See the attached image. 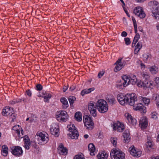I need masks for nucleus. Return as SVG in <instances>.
Listing matches in <instances>:
<instances>
[{
  "label": "nucleus",
  "instance_id": "423d86ee",
  "mask_svg": "<svg viewBox=\"0 0 159 159\" xmlns=\"http://www.w3.org/2000/svg\"><path fill=\"white\" fill-rule=\"evenodd\" d=\"M56 117L59 121H66L68 118V116L66 111H60L57 112Z\"/></svg>",
  "mask_w": 159,
  "mask_h": 159
},
{
  "label": "nucleus",
  "instance_id": "0e129e2a",
  "mask_svg": "<svg viewBox=\"0 0 159 159\" xmlns=\"http://www.w3.org/2000/svg\"><path fill=\"white\" fill-rule=\"evenodd\" d=\"M10 116H11L12 118V120H14V119L16 118V115L14 113V111L13 112V113L11 115H10Z\"/></svg>",
  "mask_w": 159,
  "mask_h": 159
},
{
  "label": "nucleus",
  "instance_id": "a878e982",
  "mask_svg": "<svg viewBox=\"0 0 159 159\" xmlns=\"http://www.w3.org/2000/svg\"><path fill=\"white\" fill-rule=\"evenodd\" d=\"M108 157L107 154L104 151L99 152L97 155L98 159H107Z\"/></svg>",
  "mask_w": 159,
  "mask_h": 159
},
{
  "label": "nucleus",
  "instance_id": "69168bd1",
  "mask_svg": "<svg viewBox=\"0 0 159 159\" xmlns=\"http://www.w3.org/2000/svg\"><path fill=\"white\" fill-rule=\"evenodd\" d=\"M68 88L67 86H64L63 87V91L65 92Z\"/></svg>",
  "mask_w": 159,
  "mask_h": 159
},
{
  "label": "nucleus",
  "instance_id": "de8ad7c7",
  "mask_svg": "<svg viewBox=\"0 0 159 159\" xmlns=\"http://www.w3.org/2000/svg\"><path fill=\"white\" fill-rule=\"evenodd\" d=\"M43 89V87L40 84H39L36 85V89L38 91L41 90Z\"/></svg>",
  "mask_w": 159,
  "mask_h": 159
},
{
  "label": "nucleus",
  "instance_id": "c9c22d12",
  "mask_svg": "<svg viewBox=\"0 0 159 159\" xmlns=\"http://www.w3.org/2000/svg\"><path fill=\"white\" fill-rule=\"evenodd\" d=\"M153 145L154 143L151 140H149L147 141L146 146H147V148H152L153 146Z\"/></svg>",
  "mask_w": 159,
  "mask_h": 159
},
{
  "label": "nucleus",
  "instance_id": "4c0bfd02",
  "mask_svg": "<svg viewBox=\"0 0 159 159\" xmlns=\"http://www.w3.org/2000/svg\"><path fill=\"white\" fill-rule=\"evenodd\" d=\"M142 100L145 104L148 105L150 102L149 99L145 97H143Z\"/></svg>",
  "mask_w": 159,
  "mask_h": 159
},
{
  "label": "nucleus",
  "instance_id": "412c9836",
  "mask_svg": "<svg viewBox=\"0 0 159 159\" xmlns=\"http://www.w3.org/2000/svg\"><path fill=\"white\" fill-rule=\"evenodd\" d=\"M122 57L119 58L115 63V64L116 65V66L114 69L115 71L117 72L118 71L120 70L123 67L121 64V61L122 60Z\"/></svg>",
  "mask_w": 159,
  "mask_h": 159
},
{
  "label": "nucleus",
  "instance_id": "4d7b16f0",
  "mask_svg": "<svg viewBox=\"0 0 159 159\" xmlns=\"http://www.w3.org/2000/svg\"><path fill=\"white\" fill-rule=\"evenodd\" d=\"M139 62L140 63H139V64H140L141 69H144L145 67V65L143 63H142V62L140 61H139Z\"/></svg>",
  "mask_w": 159,
  "mask_h": 159
},
{
  "label": "nucleus",
  "instance_id": "0eeeda50",
  "mask_svg": "<svg viewBox=\"0 0 159 159\" xmlns=\"http://www.w3.org/2000/svg\"><path fill=\"white\" fill-rule=\"evenodd\" d=\"M83 121L87 129L90 130L93 129L94 127V123L90 117L86 115L84 116H83Z\"/></svg>",
  "mask_w": 159,
  "mask_h": 159
},
{
  "label": "nucleus",
  "instance_id": "8fccbe9b",
  "mask_svg": "<svg viewBox=\"0 0 159 159\" xmlns=\"http://www.w3.org/2000/svg\"><path fill=\"white\" fill-rule=\"evenodd\" d=\"M104 71L103 70L100 71L98 74V76L99 78H101L104 74Z\"/></svg>",
  "mask_w": 159,
  "mask_h": 159
},
{
  "label": "nucleus",
  "instance_id": "49530a36",
  "mask_svg": "<svg viewBox=\"0 0 159 159\" xmlns=\"http://www.w3.org/2000/svg\"><path fill=\"white\" fill-rule=\"evenodd\" d=\"M151 117L154 119H156L157 118V113L155 112H153L151 113Z\"/></svg>",
  "mask_w": 159,
  "mask_h": 159
},
{
  "label": "nucleus",
  "instance_id": "9d476101",
  "mask_svg": "<svg viewBox=\"0 0 159 159\" xmlns=\"http://www.w3.org/2000/svg\"><path fill=\"white\" fill-rule=\"evenodd\" d=\"M134 13L140 18H143L146 16V14L143 11V9L140 7H135L134 10Z\"/></svg>",
  "mask_w": 159,
  "mask_h": 159
},
{
  "label": "nucleus",
  "instance_id": "4468645a",
  "mask_svg": "<svg viewBox=\"0 0 159 159\" xmlns=\"http://www.w3.org/2000/svg\"><path fill=\"white\" fill-rule=\"evenodd\" d=\"M139 126L142 129H145L148 125L147 118L146 116L141 118L139 121Z\"/></svg>",
  "mask_w": 159,
  "mask_h": 159
},
{
  "label": "nucleus",
  "instance_id": "ea45409f",
  "mask_svg": "<svg viewBox=\"0 0 159 159\" xmlns=\"http://www.w3.org/2000/svg\"><path fill=\"white\" fill-rule=\"evenodd\" d=\"M111 141L113 145L116 146L117 144V138H111Z\"/></svg>",
  "mask_w": 159,
  "mask_h": 159
},
{
  "label": "nucleus",
  "instance_id": "2eb2a0df",
  "mask_svg": "<svg viewBox=\"0 0 159 159\" xmlns=\"http://www.w3.org/2000/svg\"><path fill=\"white\" fill-rule=\"evenodd\" d=\"M14 110L12 108L5 107L2 110V114L5 116H10L12 115Z\"/></svg>",
  "mask_w": 159,
  "mask_h": 159
},
{
  "label": "nucleus",
  "instance_id": "774afa93",
  "mask_svg": "<svg viewBox=\"0 0 159 159\" xmlns=\"http://www.w3.org/2000/svg\"><path fill=\"white\" fill-rule=\"evenodd\" d=\"M134 28L135 33L136 34V33H137V25H134Z\"/></svg>",
  "mask_w": 159,
  "mask_h": 159
},
{
  "label": "nucleus",
  "instance_id": "f257e3e1",
  "mask_svg": "<svg viewBox=\"0 0 159 159\" xmlns=\"http://www.w3.org/2000/svg\"><path fill=\"white\" fill-rule=\"evenodd\" d=\"M117 99L121 105L127 103L130 106L134 105L135 102L138 100L137 96L134 93L127 94L125 95L122 93L119 94L117 96Z\"/></svg>",
  "mask_w": 159,
  "mask_h": 159
},
{
  "label": "nucleus",
  "instance_id": "c03bdc74",
  "mask_svg": "<svg viewBox=\"0 0 159 159\" xmlns=\"http://www.w3.org/2000/svg\"><path fill=\"white\" fill-rule=\"evenodd\" d=\"M125 44L126 45H129L130 44L131 42L130 39L129 38H125L124 39Z\"/></svg>",
  "mask_w": 159,
  "mask_h": 159
},
{
  "label": "nucleus",
  "instance_id": "bb28decb",
  "mask_svg": "<svg viewBox=\"0 0 159 159\" xmlns=\"http://www.w3.org/2000/svg\"><path fill=\"white\" fill-rule=\"evenodd\" d=\"M60 101L62 104V108L64 109H66L68 107L69 105L67 99L64 98H61Z\"/></svg>",
  "mask_w": 159,
  "mask_h": 159
},
{
  "label": "nucleus",
  "instance_id": "5701e85b",
  "mask_svg": "<svg viewBox=\"0 0 159 159\" xmlns=\"http://www.w3.org/2000/svg\"><path fill=\"white\" fill-rule=\"evenodd\" d=\"M106 99L108 103L111 105H114L116 102L114 97L111 95H108L106 98Z\"/></svg>",
  "mask_w": 159,
  "mask_h": 159
},
{
  "label": "nucleus",
  "instance_id": "680f3d73",
  "mask_svg": "<svg viewBox=\"0 0 159 159\" xmlns=\"http://www.w3.org/2000/svg\"><path fill=\"white\" fill-rule=\"evenodd\" d=\"M121 64L122 66L124 67L125 65L126 64V61L125 60H122L121 61Z\"/></svg>",
  "mask_w": 159,
  "mask_h": 159
},
{
  "label": "nucleus",
  "instance_id": "e433bc0d",
  "mask_svg": "<svg viewBox=\"0 0 159 159\" xmlns=\"http://www.w3.org/2000/svg\"><path fill=\"white\" fill-rule=\"evenodd\" d=\"M141 75L142 77L145 80L148 79L149 78V75L148 73L146 72H142L141 73Z\"/></svg>",
  "mask_w": 159,
  "mask_h": 159
},
{
  "label": "nucleus",
  "instance_id": "2f4dec72",
  "mask_svg": "<svg viewBox=\"0 0 159 159\" xmlns=\"http://www.w3.org/2000/svg\"><path fill=\"white\" fill-rule=\"evenodd\" d=\"M75 118L78 121H81L82 120L81 113L80 112H77L75 114Z\"/></svg>",
  "mask_w": 159,
  "mask_h": 159
},
{
  "label": "nucleus",
  "instance_id": "cd10ccee",
  "mask_svg": "<svg viewBox=\"0 0 159 159\" xmlns=\"http://www.w3.org/2000/svg\"><path fill=\"white\" fill-rule=\"evenodd\" d=\"M94 89H95L94 87L88 89H85L81 91L80 94L82 96H84L85 94L90 93L91 92L94 90Z\"/></svg>",
  "mask_w": 159,
  "mask_h": 159
},
{
  "label": "nucleus",
  "instance_id": "ddd939ff",
  "mask_svg": "<svg viewBox=\"0 0 159 159\" xmlns=\"http://www.w3.org/2000/svg\"><path fill=\"white\" fill-rule=\"evenodd\" d=\"M50 131L52 134L58 136L59 132L58 125L55 123L52 124L50 128Z\"/></svg>",
  "mask_w": 159,
  "mask_h": 159
},
{
  "label": "nucleus",
  "instance_id": "473e14b6",
  "mask_svg": "<svg viewBox=\"0 0 159 159\" xmlns=\"http://www.w3.org/2000/svg\"><path fill=\"white\" fill-rule=\"evenodd\" d=\"M25 148V149L28 150L29 148V146L30 145V139L28 138L27 139H24Z\"/></svg>",
  "mask_w": 159,
  "mask_h": 159
},
{
  "label": "nucleus",
  "instance_id": "37998d69",
  "mask_svg": "<svg viewBox=\"0 0 159 159\" xmlns=\"http://www.w3.org/2000/svg\"><path fill=\"white\" fill-rule=\"evenodd\" d=\"M154 80L156 84V86H157L158 87H159V77H156L155 78Z\"/></svg>",
  "mask_w": 159,
  "mask_h": 159
},
{
  "label": "nucleus",
  "instance_id": "39448f33",
  "mask_svg": "<svg viewBox=\"0 0 159 159\" xmlns=\"http://www.w3.org/2000/svg\"><path fill=\"white\" fill-rule=\"evenodd\" d=\"M36 138L39 141V143L44 142L47 143L49 140V137L48 134L45 133L38 132L35 136Z\"/></svg>",
  "mask_w": 159,
  "mask_h": 159
},
{
  "label": "nucleus",
  "instance_id": "f704fd0d",
  "mask_svg": "<svg viewBox=\"0 0 159 159\" xmlns=\"http://www.w3.org/2000/svg\"><path fill=\"white\" fill-rule=\"evenodd\" d=\"M20 128L19 125H16L13 127L12 128V130L13 132H15L17 134L18 133H19V131H20Z\"/></svg>",
  "mask_w": 159,
  "mask_h": 159
},
{
  "label": "nucleus",
  "instance_id": "a211bd4d",
  "mask_svg": "<svg viewBox=\"0 0 159 159\" xmlns=\"http://www.w3.org/2000/svg\"><path fill=\"white\" fill-rule=\"evenodd\" d=\"M137 101L135 102L133 106V108L134 110H136L142 111L143 113L146 112V108L143 106L142 104L140 103L135 104L136 102H137Z\"/></svg>",
  "mask_w": 159,
  "mask_h": 159
},
{
  "label": "nucleus",
  "instance_id": "338daca9",
  "mask_svg": "<svg viewBox=\"0 0 159 159\" xmlns=\"http://www.w3.org/2000/svg\"><path fill=\"white\" fill-rule=\"evenodd\" d=\"M132 20H133V22L134 25H134H137V24H136V21L135 19L134 18H133V17H132Z\"/></svg>",
  "mask_w": 159,
  "mask_h": 159
},
{
  "label": "nucleus",
  "instance_id": "f8f14e48",
  "mask_svg": "<svg viewBox=\"0 0 159 159\" xmlns=\"http://www.w3.org/2000/svg\"><path fill=\"white\" fill-rule=\"evenodd\" d=\"M112 127L114 130H117L119 132H122L125 129L124 124L119 121L114 123Z\"/></svg>",
  "mask_w": 159,
  "mask_h": 159
},
{
  "label": "nucleus",
  "instance_id": "393cba45",
  "mask_svg": "<svg viewBox=\"0 0 159 159\" xmlns=\"http://www.w3.org/2000/svg\"><path fill=\"white\" fill-rule=\"evenodd\" d=\"M129 79L127 82L128 85L129 84L134 85L136 83L137 81V79L136 76L134 75H133L132 77H130L129 79Z\"/></svg>",
  "mask_w": 159,
  "mask_h": 159
},
{
  "label": "nucleus",
  "instance_id": "bf43d9fd",
  "mask_svg": "<svg viewBox=\"0 0 159 159\" xmlns=\"http://www.w3.org/2000/svg\"><path fill=\"white\" fill-rule=\"evenodd\" d=\"M150 159H159V156H152Z\"/></svg>",
  "mask_w": 159,
  "mask_h": 159
},
{
  "label": "nucleus",
  "instance_id": "13d9d810",
  "mask_svg": "<svg viewBox=\"0 0 159 159\" xmlns=\"http://www.w3.org/2000/svg\"><path fill=\"white\" fill-rule=\"evenodd\" d=\"M143 83L142 82L140 81L139 82L137 83V85L139 87H142L143 85Z\"/></svg>",
  "mask_w": 159,
  "mask_h": 159
},
{
  "label": "nucleus",
  "instance_id": "6e6552de",
  "mask_svg": "<svg viewBox=\"0 0 159 159\" xmlns=\"http://www.w3.org/2000/svg\"><path fill=\"white\" fill-rule=\"evenodd\" d=\"M68 130L71 132L70 137L72 139H77L79 136L78 131L75 129V127L74 125H70L67 126Z\"/></svg>",
  "mask_w": 159,
  "mask_h": 159
},
{
  "label": "nucleus",
  "instance_id": "864d4df0",
  "mask_svg": "<svg viewBox=\"0 0 159 159\" xmlns=\"http://www.w3.org/2000/svg\"><path fill=\"white\" fill-rule=\"evenodd\" d=\"M140 36L139 34L136 33V35L134 37V39L138 41L139 39L140 38Z\"/></svg>",
  "mask_w": 159,
  "mask_h": 159
},
{
  "label": "nucleus",
  "instance_id": "7ed1b4c3",
  "mask_svg": "<svg viewBox=\"0 0 159 159\" xmlns=\"http://www.w3.org/2000/svg\"><path fill=\"white\" fill-rule=\"evenodd\" d=\"M148 5L152 7V16L156 19L159 20V3L156 1H151L148 3Z\"/></svg>",
  "mask_w": 159,
  "mask_h": 159
},
{
  "label": "nucleus",
  "instance_id": "7c9ffc66",
  "mask_svg": "<svg viewBox=\"0 0 159 159\" xmlns=\"http://www.w3.org/2000/svg\"><path fill=\"white\" fill-rule=\"evenodd\" d=\"M69 102L70 103V106L72 108H73V104L76 100V98L75 97L73 96H70L68 98Z\"/></svg>",
  "mask_w": 159,
  "mask_h": 159
},
{
  "label": "nucleus",
  "instance_id": "20e7f679",
  "mask_svg": "<svg viewBox=\"0 0 159 159\" xmlns=\"http://www.w3.org/2000/svg\"><path fill=\"white\" fill-rule=\"evenodd\" d=\"M110 156L112 159H124L125 157V153L117 149L112 150Z\"/></svg>",
  "mask_w": 159,
  "mask_h": 159
},
{
  "label": "nucleus",
  "instance_id": "4be33fe9",
  "mask_svg": "<svg viewBox=\"0 0 159 159\" xmlns=\"http://www.w3.org/2000/svg\"><path fill=\"white\" fill-rule=\"evenodd\" d=\"M123 136L125 142L126 143H128L129 142L130 139L129 131L128 130H125L123 133Z\"/></svg>",
  "mask_w": 159,
  "mask_h": 159
},
{
  "label": "nucleus",
  "instance_id": "c756f323",
  "mask_svg": "<svg viewBox=\"0 0 159 159\" xmlns=\"http://www.w3.org/2000/svg\"><path fill=\"white\" fill-rule=\"evenodd\" d=\"M2 149L1 151L2 154L4 156H6L8 153V148L7 146L6 145L2 146Z\"/></svg>",
  "mask_w": 159,
  "mask_h": 159
},
{
  "label": "nucleus",
  "instance_id": "603ef678",
  "mask_svg": "<svg viewBox=\"0 0 159 159\" xmlns=\"http://www.w3.org/2000/svg\"><path fill=\"white\" fill-rule=\"evenodd\" d=\"M153 85V82L152 81H149L147 82V84L146 86L147 87H151V86Z\"/></svg>",
  "mask_w": 159,
  "mask_h": 159
},
{
  "label": "nucleus",
  "instance_id": "c85d7f7f",
  "mask_svg": "<svg viewBox=\"0 0 159 159\" xmlns=\"http://www.w3.org/2000/svg\"><path fill=\"white\" fill-rule=\"evenodd\" d=\"M142 44L141 42H138L135 46L134 53L135 54H137L139 52L140 50L142 48Z\"/></svg>",
  "mask_w": 159,
  "mask_h": 159
},
{
  "label": "nucleus",
  "instance_id": "f03ea898",
  "mask_svg": "<svg viewBox=\"0 0 159 159\" xmlns=\"http://www.w3.org/2000/svg\"><path fill=\"white\" fill-rule=\"evenodd\" d=\"M96 106L98 111L101 113H104L108 110V105L106 101L104 99L98 100L96 102Z\"/></svg>",
  "mask_w": 159,
  "mask_h": 159
},
{
  "label": "nucleus",
  "instance_id": "09e8293b",
  "mask_svg": "<svg viewBox=\"0 0 159 159\" xmlns=\"http://www.w3.org/2000/svg\"><path fill=\"white\" fill-rule=\"evenodd\" d=\"M149 70L153 74H156L157 72L156 70L154 68L152 67L150 68Z\"/></svg>",
  "mask_w": 159,
  "mask_h": 159
},
{
  "label": "nucleus",
  "instance_id": "a18cd8bd",
  "mask_svg": "<svg viewBox=\"0 0 159 159\" xmlns=\"http://www.w3.org/2000/svg\"><path fill=\"white\" fill-rule=\"evenodd\" d=\"M21 133H20V131H19V133H18L17 135L20 138H22L23 137V135L24 133V131L22 129H21Z\"/></svg>",
  "mask_w": 159,
  "mask_h": 159
},
{
  "label": "nucleus",
  "instance_id": "3c124183",
  "mask_svg": "<svg viewBox=\"0 0 159 159\" xmlns=\"http://www.w3.org/2000/svg\"><path fill=\"white\" fill-rule=\"evenodd\" d=\"M26 93L29 97H31V96L32 93L31 91L30 90H27L26 91Z\"/></svg>",
  "mask_w": 159,
  "mask_h": 159
},
{
  "label": "nucleus",
  "instance_id": "5fc2aeb1",
  "mask_svg": "<svg viewBox=\"0 0 159 159\" xmlns=\"http://www.w3.org/2000/svg\"><path fill=\"white\" fill-rule=\"evenodd\" d=\"M155 100L157 103H159V95L157 94H155Z\"/></svg>",
  "mask_w": 159,
  "mask_h": 159
},
{
  "label": "nucleus",
  "instance_id": "9b49d317",
  "mask_svg": "<svg viewBox=\"0 0 159 159\" xmlns=\"http://www.w3.org/2000/svg\"><path fill=\"white\" fill-rule=\"evenodd\" d=\"M12 153L15 156H19L21 155L23 151L21 147L17 146L12 147L11 149Z\"/></svg>",
  "mask_w": 159,
  "mask_h": 159
},
{
  "label": "nucleus",
  "instance_id": "1a4fd4ad",
  "mask_svg": "<svg viewBox=\"0 0 159 159\" xmlns=\"http://www.w3.org/2000/svg\"><path fill=\"white\" fill-rule=\"evenodd\" d=\"M95 103L93 101H91L88 105V109L90 114L93 116H97V107Z\"/></svg>",
  "mask_w": 159,
  "mask_h": 159
},
{
  "label": "nucleus",
  "instance_id": "6e6d98bb",
  "mask_svg": "<svg viewBox=\"0 0 159 159\" xmlns=\"http://www.w3.org/2000/svg\"><path fill=\"white\" fill-rule=\"evenodd\" d=\"M143 57H144V60L145 61H147L148 59L149 56L148 55L145 54L143 55Z\"/></svg>",
  "mask_w": 159,
  "mask_h": 159
},
{
  "label": "nucleus",
  "instance_id": "79ce46f5",
  "mask_svg": "<svg viewBox=\"0 0 159 159\" xmlns=\"http://www.w3.org/2000/svg\"><path fill=\"white\" fill-rule=\"evenodd\" d=\"M19 99L20 100V102L23 101L24 103H28L30 101V99L27 97Z\"/></svg>",
  "mask_w": 159,
  "mask_h": 159
},
{
  "label": "nucleus",
  "instance_id": "6ab92c4d",
  "mask_svg": "<svg viewBox=\"0 0 159 159\" xmlns=\"http://www.w3.org/2000/svg\"><path fill=\"white\" fill-rule=\"evenodd\" d=\"M58 152L61 155H66L67 153V149L65 148L62 144H60L57 148Z\"/></svg>",
  "mask_w": 159,
  "mask_h": 159
},
{
  "label": "nucleus",
  "instance_id": "f3484780",
  "mask_svg": "<svg viewBox=\"0 0 159 159\" xmlns=\"http://www.w3.org/2000/svg\"><path fill=\"white\" fill-rule=\"evenodd\" d=\"M129 149L130 151V152L131 154L134 157H139L142 154V152L138 149H135L134 147L131 148H130Z\"/></svg>",
  "mask_w": 159,
  "mask_h": 159
},
{
  "label": "nucleus",
  "instance_id": "a19ab883",
  "mask_svg": "<svg viewBox=\"0 0 159 159\" xmlns=\"http://www.w3.org/2000/svg\"><path fill=\"white\" fill-rule=\"evenodd\" d=\"M74 159H85L83 155L81 154L76 155L74 157Z\"/></svg>",
  "mask_w": 159,
  "mask_h": 159
},
{
  "label": "nucleus",
  "instance_id": "dca6fc26",
  "mask_svg": "<svg viewBox=\"0 0 159 159\" xmlns=\"http://www.w3.org/2000/svg\"><path fill=\"white\" fill-rule=\"evenodd\" d=\"M129 80V77L128 76L126 75H124L121 80H120L118 84H117L118 86L119 87H121L122 86H123L124 87L127 86L128 85L127 82Z\"/></svg>",
  "mask_w": 159,
  "mask_h": 159
},
{
  "label": "nucleus",
  "instance_id": "e2e57ef3",
  "mask_svg": "<svg viewBox=\"0 0 159 159\" xmlns=\"http://www.w3.org/2000/svg\"><path fill=\"white\" fill-rule=\"evenodd\" d=\"M127 34L126 32L125 31H123L122 32L121 35L122 37H125L127 36Z\"/></svg>",
  "mask_w": 159,
  "mask_h": 159
},
{
  "label": "nucleus",
  "instance_id": "052dcab7",
  "mask_svg": "<svg viewBox=\"0 0 159 159\" xmlns=\"http://www.w3.org/2000/svg\"><path fill=\"white\" fill-rule=\"evenodd\" d=\"M76 88V87L75 85H72L70 88V90L71 91H72L74 90Z\"/></svg>",
  "mask_w": 159,
  "mask_h": 159
},
{
  "label": "nucleus",
  "instance_id": "72a5a7b5",
  "mask_svg": "<svg viewBox=\"0 0 159 159\" xmlns=\"http://www.w3.org/2000/svg\"><path fill=\"white\" fill-rule=\"evenodd\" d=\"M52 97V95L51 94L47 93L45 94H44V100L45 102H49V99Z\"/></svg>",
  "mask_w": 159,
  "mask_h": 159
},
{
  "label": "nucleus",
  "instance_id": "b1692460",
  "mask_svg": "<svg viewBox=\"0 0 159 159\" xmlns=\"http://www.w3.org/2000/svg\"><path fill=\"white\" fill-rule=\"evenodd\" d=\"M89 150L90 152V155L93 156L95 155V148L93 143H90L88 146Z\"/></svg>",
  "mask_w": 159,
  "mask_h": 159
},
{
  "label": "nucleus",
  "instance_id": "aec40b11",
  "mask_svg": "<svg viewBox=\"0 0 159 159\" xmlns=\"http://www.w3.org/2000/svg\"><path fill=\"white\" fill-rule=\"evenodd\" d=\"M125 116L126 117L129 123L133 125H136L137 121L136 120L132 117V116L128 113H126L125 114Z\"/></svg>",
  "mask_w": 159,
  "mask_h": 159
},
{
  "label": "nucleus",
  "instance_id": "58836bf2",
  "mask_svg": "<svg viewBox=\"0 0 159 159\" xmlns=\"http://www.w3.org/2000/svg\"><path fill=\"white\" fill-rule=\"evenodd\" d=\"M20 100L19 99H14L13 100L11 101H10L9 103L12 105H14L16 103L20 102Z\"/></svg>",
  "mask_w": 159,
  "mask_h": 159
}]
</instances>
